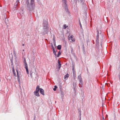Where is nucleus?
Instances as JSON below:
<instances>
[{"instance_id": "f257e3e1", "label": "nucleus", "mask_w": 120, "mask_h": 120, "mask_svg": "<svg viewBox=\"0 0 120 120\" xmlns=\"http://www.w3.org/2000/svg\"><path fill=\"white\" fill-rule=\"evenodd\" d=\"M34 0H31L30 3L29 2H26V5L27 8L30 12H31V11L34 10L35 4Z\"/></svg>"}, {"instance_id": "f03ea898", "label": "nucleus", "mask_w": 120, "mask_h": 120, "mask_svg": "<svg viewBox=\"0 0 120 120\" xmlns=\"http://www.w3.org/2000/svg\"><path fill=\"white\" fill-rule=\"evenodd\" d=\"M62 5L65 11L67 12H69L68 9L67 0H62Z\"/></svg>"}, {"instance_id": "7ed1b4c3", "label": "nucleus", "mask_w": 120, "mask_h": 120, "mask_svg": "<svg viewBox=\"0 0 120 120\" xmlns=\"http://www.w3.org/2000/svg\"><path fill=\"white\" fill-rule=\"evenodd\" d=\"M43 28H49L48 24L47 21V20H44L43 23Z\"/></svg>"}, {"instance_id": "20e7f679", "label": "nucleus", "mask_w": 120, "mask_h": 120, "mask_svg": "<svg viewBox=\"0 0 120 120\" xmlns=\"http://www.w3.org/2000/svg\"><path fill=\"white\" fill-rule=\"evenodd\" d=\"M78 78L79 81V86L80 87H82V80L81 76L80 75L78 76Z\"/></svg>"}, {"instance_id": "39448f33", "label": "nucleus", "mask_w": 120, "mask_h": 120, "mask_svg": "<svg viewBox=\"0 0 120 120\" xmlns=\"http://www.w3.org/2000/svg\"><path fill=\"white\" fill-rule=\"evenodd\" d=\"M84 6V14L85 16L86 17V11L87 10V8L86 7V3H84L83 2V6Z\"/></svg>"}, {"instance_id": "423d86ee", "label": "nucleus", "mask_w": 120, "mask_h": 120, "mask_svg": "<svg viewBox=\"0 0 120 120\" xmlns=\"http://www.w3.org/2000/svg\"><path fill=\"white\" fill-rule=\"evenodd\" d=\"M43 30H44L43 33V35L47 34L49 32V28H43Z\"/></svg>"}, {"instance_id": "0eeeda50", "label": "nucleus", "mask_w": 120, "mask_h": 120, "mask_svg": "<svg viewBox=\"0 0 120 120\" xmlns=\"http://www.w3.org/2000/svg\"><path fill=\"white\" fill-rule=\"evenodd\" d=\"M92 55L95 57H98V52L96 51L94 52H92Z\"/></svg>"}, {"instance_id": "6e6552de", "label": "nucleus", "mask_w": 120, "mask_h": 120, "mask_svg": "<svg viewBox=\"0 0 120 120\" xmlns=\"http://www.w3.org/2000/svg\"><path fill=\"white\" fill-rule=\"evenodd\" d=\"M39 91L38 90H35L34 92V94L36 96L38 97L40 96V95L39 93Z\"/></svg>"}, {"instance_id": "1a4fd4ad", "label": "nucleus", "mask_w": 120, "mask_h": 120, "mask_svg": "<svg viewBox=\"0 0 120 120\" xmlns=\"http://www.w3.org/2000/svg\"><path fill=\"white\" fill-rule=\"evenodd\" d=\"M57 62L58 64V71H59L61 65L60 63V62L59 60H58Z\"/></svg>"}, {"instance_id": "9d476101", "label": "nucleus", "mask_w": 120, "mask_h": 120, "mask_svg": "<svg viewBox=\"0 0 120 120\" xmlns=\"http://www.w3.org/2000/svg\"><path fill=\"white\" fill-rule=\"evenodd\" d=\"M30 75L31 78H32L33 77V76L32 75L33 74V75L34 76V75H35L36 74L35 73H33L32 72V70H31V71H30Z\"/></svg>"}, {"instance_id": "9b49d317", "label": "nucleus", "mask_w": 120, "mask_h": 120, "mask_svg": "<svg viewBox=\"0 0 120 120\" xmlns=\"http://www.w3.org/2000/svg\"><path fill=\"white\" fill-rule=\"evenodd\" d=\"M39 90L40 93L44 95V90L41 88H40Z\"/></svg>"}, {"instance_id": "f8f14e48", "label": "nucleus", "mask_w": 120, "mask_h": 120, "mask_svg": "<svg viewBox=\"0 0 120 120\" xmlns=\"http://www.w3.org/2000/svg\"><path fill=\"white\" fill-rule=\"evenodd\" d=\"M97 34L96 35V38H99V30L97 29Z\"/></svg>"}, {"instance_id": "ddd939ff", "label": "nucleus", "mask_w": 120, "mask_h": 120, "mask_svg": "<svg viewBox=\"0 0 120 120\" xmlns=\"http://www.w3.org/2000/svg\"><path fill=\"white\" fill-rule=\"evenodd\" d=\"M69 76V75L67 73L64 76V79L65 80L67 79Z\"/></svg>"}, {"instance_id": "4468645a", "label": "nucleus", "mask_w": 120, "mask_h": 120, "mask_svg": "<svg viewBox=\"0 0 120 120\" xmlns=\"http://www.w3.org/2000/svg\"><path fill=\"white\" fill-rule=\"evenodd\" d=\"M96 44L97 45H98L99 44V38H96Z\"/></svg>"}, {"instance_id": "2eb2a0df", "label": "nucleus", "mask_w": 120, "mask_h": 120, "mask_svg": "<svg viewBox=\"0 0 120 120\" xmlns=\"http://www.w3.org/2000/svg\"><path fill=\"white\" fill-rule=\"evenodd\" d=\"M16 2H15L14 5L15 6V7H16L17 5L19 3V0H16Z\"/></svg>"}, {"instance_id": "dca6fc26", "label": "nucleus", "mask_w": 120, "mask_h": 120, "mask_svg": "<svg viewBox=\"0 0 120 120\" xmlns=\"http://www.w3.org/2000/svg\"><path fill=\"white\" fill-rule=\"evenodd\" d=\"M16 71L17 73L18 79L19 82H20V80H19V73L18 72V70H16Z\"/></svg>"}, {"instance_id": "f3484780", "label": "nucleus", "mask_w": 120, "mask_h": 120, "mask_svg": "<svg viewBox=\"0 0 120 120\" xmlns=\"http://www.w3.org/2000/svg\"><path fill=\"white\" fill-rule=\"evenodd\" d=\"M61 46L60 45H58L57 46V49H58L60 50L61 49Z\"/></svg>"}, {"instance_id": "a211bd4d", "label": "nucleus", "mask_w": 120, "mask_h": 120, "mask_svg": "<svg viewBox=\"0 0 120 120\" xmlns=\"http://www.w3.org/2000/svg\"><path fill=\"white\" fill-rule=\"evenodd\" d=\"M79 116H80L79 120H81V114L80 109H79Z\"/></svg>"}, {"instance_id": "6ab92c4d", "label": "nucleus", "mask_w": 120, "mask_h": 120, "mask_svg": "<svg viewBox=\"0 0 120 120\" xmlns=\"http://www.w3.org/2000/svg\"><path fill=\"white\" fill-rule=\"evenodd\" d=\"M53 52L54 54L55 55V56H56V51H55V49H53Z\"/></svg>"}, {"instance_id": "aec40b11", "label": "nucleus", "mask_w": 120, "mask_h": 120, "mask_svg": "<svg viewBox=\"0 0 120 120\" xmlns=\"http://www.w3.org/2000/svg\"><path fill=\"white\" fill-rule=\"evenodd\" d=\"M25 68L26 69V72H27V74H29V71H28V67H26V68Z\"/></svg>"}, {"instance_id": "412c9836", "label": "nucleus", "mask_w": 120, "mask_h": 120, "mask_svg": "<svg viewBox=\"0 0 120 120\" xmlns=\"http://www.w3.org/2000/svg\"><path fill=\"white\" fill-rule=\"evenodd\" d=\"M40 88H39V86L38 85L37 86V87H36V90H38L39 91Z\"/></svg>"}, {"instance_id": "4be33fe9", "label": "nucleus", "mask_w": 120, "mask_h": 120, "mask_svg": "<svg viewBox=\"0 0 120 120\" xmlns=\"http://www.w3.org/2000/svg\"><path fill=\"white\" fill-rule=\"evenodd\" d=\"M61 55V52L60 51H59L57 55L56 56L57 57H59V56Z\"/></svg>"}, {"instance_id": "5701e85b", "label": "nucleus", "mask_w": 120, "mask_h": 120, "mask_svg": "<svg viewBox=\"0 0 120 120\" xmlns=\"http://www.w3.org/2000/svg\"><path fill=\"white\" fill-rule=\"evenodd\" d=\"M68 26H67L66 25L64 24V29H65Z\"/></svg>"}, {"instance_id": "b1692460", "label": "nucleus", "mask_w": 120, "mask_h": 120, "mask_svg": "<svg viewBox=\"0 0 120 120\" xmlns=\"http://www.w3.org/2000/svg\"><path fill=\"white\" fill-rule=\"evenodd\" d=\"M73 35H71V40L72 41H75L73 37Z\"/></svg>"}, {"instance_id": "393cba45", "label": "nucleus", "mask_w": 120, "mask_h": 120, "mask_svg": "<svg viewBox=\"0 0 120 120\" xmlns=\"http://www.w3.org/2000/svg\"><path fill=\"white\" fill-rule=\"evenodd\" d=\"M24 65L25 66V68H26V67H27V63H24Z\"/></svg>"}, {"instance_id": "a878e982", "label": "nucleus", "mask_w": 120, "mask_h": 120, "mask_svg": "<svg viewBox=\"0 0 120 120\" xmlns=\"http://www.w3.org/2000/svg\"><path fill=\"white\" fill-rule=\"evenodd\" d=\"M57 88V86H54V88L53 89V90L54 91H56Z\"/></svg>"}, {"instance_id": "bb28decb", "label": "nucleus", "mask_w": 120, "mask_h": 120, "mask_svg": "<svg viewBox=\"0 0 120 120\" xmlns=\"http://www.w3.org/2000/svg\"><path fill=\"white\" fill-rule=\"evenodd\" d=\"M79 25L80 26V28H81V29H82V25L81 24V22H80V20H79Z\"/></svg>"}, {"instance_id": "cd10ccee", "label": "nucleus", "mask_w": 120, "mask_h": 120, "mask_svg": "<svg viewBox=\"0 0 120 120\" xmlns=\"http://www.w3.org/2000/svg\"><path fill=\"white\" fill-rule=\"evenodd\" d=\"M71 36L70 37L69 36H68V39L69 40H71Z\"/></svg>"}, {"instance_id": "c85d7f7f", "label": "nucleus", "mask_w": 120, "mask_h": 120, "mask_svg": "<svg viewBox=\"0 0 120 120\" xmlns=\"http://www.w3.org/2000/svg\"><path fill=\"white\" fill-rule=\"evenodd\" d=\"M102 39H101V41L100 42V44H101V46H102Z\"/></svg>"}, {"instance_id": "c756f323", "label": "nucleus", "mask_w": 120, "mask_h": 120, "mask_svg": "<svg viewBox=\"0 0 120 120\" xmlns=\"http://www.w3.org/2000/svg\"><path fill=\"white\" fill-rule=\"evenodd\" d=\"M74 67H75L74 65L73 64V66L72 67V71L74 70H75Z\"/></svg>"}, {"instance_id": "7c9ffc66", "label": "nucleus", "mask_w": 120, "mask_h": 120, "mask_svg": "<svg viewBox=\"0 0 120 120\" xmlns=\"http://www.w3.org/2000/svg\"><path fill=\"white\" fill-rule=\"evenodd\" d=\"M23 62L24 63H26V59H25V58H24V59Z\"/></svg>"}, {"instance_id": "2f4dec72", "label": "nucleus", "mask_w": 120, "mask_h": 120, "mask_svg": "<svg viewBox=\"0 0 120 120\" xmlns=\"http://www.w3.org/2000/svg\"><path fill=\"white\" fill-rule=\"evenodd\" d=\"M13 53H14L15 54V56L16 55V53L15 52V49H14V50L13 49Z\"/></svg>"}, {"instance_id": "473e14b6", "label": "nucleus", "mask_w": 120, "mask_h": 120, "mask_svg": "<svg viewBox=\"0 0 120 120\" xmlns=\"http://www.w3.org/2000/svg\"><path fill=\"white\" fill-rule=\"evenodd\" d=\"M71 52L72 53L73 51V49L71 47Z\"/></svg>"}, {"instance_id": "72a5a7b5", "label": "nucleus", "mask_w": 120, "mask_h": 120, "mask_svg": "<svg viewBox=\"0 0 120 120\" xmlns=\"http://www.w3.org/2000/svg\"><path fill=\"white\" fill-rule=\"evenodd\" d=\"M13 72V74L15 76L16 75V73L15 72V71Z\"/></svg>"}, {"instance_id": "f704fd0d", "label": "nucleus", "mask_w": 120, "mask_h": 120, "mask_svg": "<svg viewBox=\"0 0 120 120\" xmlns=\"http://www.w3.org/2000/svg\"><path fill=\"white\" fill-rule=\"evenodd\" d=\"M51 44H52L51 46H52V49H53H53H55L54 48V47H53V46L52 44L51 43Z\"/></svg>"}, {"instance_id": "c9c22d12", "label": "nucleus", "mask_w": 120, "mask_h": 120, "mask_svg": "<svg viewBox=\"0 0 120 120\" xmlns=\"http://www.w3.org/2000/svg\"><path fill=\"white\" fill-rule=\"evenodd\" d=\"M11 64H13V61L11 59Z\"/></svg>"}, {"instance_id": "e433bc0d", "label": "nucleus", "mask_w": 120, "mask_h": 120, "mask_svg": "<svg viewBox=\"0 0 120 120\" xmlns=\"http://www.w3.org/2000/svg\"><path fill=\"white\" fill-rule=\"evenodd\" d=\"M72 71L73 74L74 75V74L75 73V71L74 70H73Z\"/></svg>"}, {"instance_id": "4c0bfd02", "label": "nucleus", "mask_w": 120, "mask_h": 120, "mask_svg": "<svg viewBox=\"0 0 120 120\" xmlns=\"http://www.w3.org/2000/svg\"><path fill=\"white\" fill-rule=\"evenodd\" d=\"M12 72H14V71H15L14 69V68H12Z\"/></svg>"}, {"instance_id": "58836bf2", "label": "nucleus", "mask_w": 120, "mask_h": 120, "mask_svg": "<svg viewBox=\"0 0 120 120\" xmlns=\"http://www.w3.org/2000/svg\"><path fill=\"white\" fill-rule=\"evenodd\" d=\"M53 43H54V44L56 43L55 41H53Z\"/></svg>"}, {"instance_id": "ea45409f", "label": "nucleus", "mask_w": 120, "mask_h": 120, "mask_svg": "<svg viewBox=\"0 0 120 120\" xmlns=\"http://www.w3.org/2000/svg\"><path fill=\"white\" fill-rule=\"evenodd\" d=\"M53 41H55V39H54V38H53Z\"/></svg>"}, {"instance_id": "a19ab883", "label": "nucleus", "mask_w": 120, "mask_h": 120, "mask_svg": "<svg viewBox=\"0 0 120 120\" xmlns=\"http://www.w3.org/2000/svg\"><path fill=\"white\" fill-rule=\"evenodd\" d=\"M82 0H80V1H81V2H82Z\"/></svg>"}, {"instance_id": "79ce46f5", "label": "nucleus", "mask_w": 120, "mask_h": 120, "mask_svg": "<svg viewBox=\"0 0 120 120\" xmlns=\"http://www.w3.org/2000/svg\"><path fill=\"white\" fill-rule=\"evenodd\" d=\"M40 0H37V1L38 2H39V1Z\"/></svg>"}, {"instance_id": "37998d69", "label": "nucleus", "mask_w": 120, "mask_h": 120, "mask_svg": "<svg viewBox=\"0 0 120 120\" xmlns=\"http://www.w3.org/2000/svg\"><path fill=\"white\" fill-rule=\"evenodd\" d=\"M84 54H86V53L84 51Z\"/></svg>"}, {"instance_id": "c03bdc74", "label": "nucleus", "mask_w": 120, "mask_h": 120, "mask_svg": "<svg viewBox=\"0 0 120 120\" xmlns=\"http://www.w3.org/2000/svg\"><path fill=\"white\" fill-rule=\"evenodd\" d=\"M22 45L23 46H24V44H22Z\"/></svg>"}, {"instance_id": "a18cd8bd", "label": "nucleus", "mask_w": 120, "mask_h": 120, "mask_svg": "<svg viewBox=\"0 0 120 120\" xmlns=\"http://www.w3.org/2000/svg\"><path fill=\"white\" fill-rule=\"evenodd\" d=\"M54 44V45L55 46H56V43H55V44Z\"/></svg>"}, {"instance_id": "49530a36", "label": "nucleus", "mask_w": 120, "mask_h": 120, "mask_svg": "<svg viewBox=\"0 0 120 120\" xmlns=\"http://www.w3.org/2000/svg\"><path fill=\"white\" fill-rule=\"evenodd\" d=\"M74 90H75V88H74Z\"/></svg>"}, {"instance_id": "de8ad7c7", "label": "nucleus", "mask_w": 120, "mask_h": 120, "mask_svg": "<svg viewBox=\"0 0 120 120\" xmlns=\"http://www.w3.org/2000/svg\"><path fill=\"white\" fill-rule=\"evenodd\" d=\"M109 84L108 85V86H109Z\"/></svg>"}, {"instance_id": "09e8293b", "label": "nucleus", "mask_w": 120, "mask_h": 120, "mask_svg": "<svg viewBox=\"0 0 120 120\" xmlns=\"http://www.w3.org/2000/svg\"><path fill=\"white\" fill-rule=\"evenodd\" d=\"M103 119H104V117L103 118Z\"/></svg>"}, {"instance_id": "8fccbe9b", "label": "nucleus", "mask_w": 120, "mask_h": 120, "mask_svg": "<svg viewBox=\"0 0 120 120\" xmlns=\"http://www.w3.org/2000/svg\"><path fill=\"white\" fill-rule=\"evenodd\" d=\"M83 48H84V47H83Z\"/></svg>"}]
</instances>
